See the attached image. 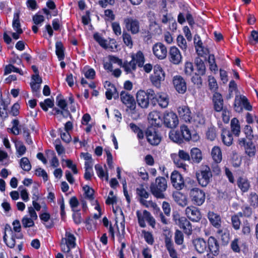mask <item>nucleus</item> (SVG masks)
Segmentation results:
<instances>
[{"mask_svg":"<svg viewBox=\"0 0 258 258\" xmlns=\"http://www.w3.org/2000/svg\"><path fill=\"white\" fill-rule=\"evenodd\" d=\"M183 232L179 229H176L174 232V243L172 240V233L169 229L164 230L163 237L164 245L171 258H178L176 245H181L184 243Z\"/></svg>","mask_w":258,"mask_h":258,"instance_id":"obj_1","label":"nucleus"},{"mask_svg":"<svg viewBox=\"0 0 258 258\" xmlns=\"http://www.w3.org/2000/svg\"><path fill=\"white\" fill-rule=\"evenodd\" d=\"M150 191L152 194L157 199L165 198L164 192L167 188V180L165 177L158 176L155 182L150 184Z\"/></svg>","mask_w":258,"mask_h":258,"instance_id":"obj_2","label":"nucleus"},{"mask_svg":"<svg viewBox=\"0 0 258 258\" xmlns=\"http://www.w3.org/2000/svg\"><path fill=\"white\" fill-rule=\"evenodd\" d=\"M195 64L196 72L191 77V81L198 88H201L203 84L202 76L206 74V68L204 61L200 57L195 58Z\"/></svg>","mask_w":258,"mask_h":258,"instance_id":"obj_3","label":"nucleus"},{"mask_svg":"<svg viewBox=\"0 0 258 258\" xmlns=\"http://www.w3.org/2000/svg\"><path fill=\"white\" fill-rule=\"evenodd\" d=\"M172 178L173 182H175V181L176 182L175 180H179L178 183H176L174 184V187L178 190H180L183 188H185L186 190L189 191H191L192 189L197 188L196 187L197 186L196 181L190 177H187L185 180H184V178L181 174L175 173L173 174Z\"/></svg>","mask_w":258,"mask_h":258,"instance_id":"obj_4","label":"nucleus"},{"mask_svg":"<svg viewBox=\"0 0 258 258\" xmlns=\"http://www.w3.org/2000/svg\"><path fill=\"white\" fill-rule=\"evenodd\" d=\"M199 184L202 187L207 186L212 180V173L210 167L205 164H202L196 173Z\"/></svg>","mask_w":258,"mask_h":258,"instance_id":"obj_5","label":"nucleus"},{"mask_svg":"<svg viewBox=\"0 0 258 258\" xmlns=\"http://www.w3.org/2000/svg\"><path fill=\"white\" fill-rule=\"evenodd\" d=\"M154 95V91L149 89L146 91L140 90L136 94V100L138 105L142 108H147L149 105L150 100L152 104V98Z\"/></svg>","mask_w":258,"mask_h":258,"instance_id":"obj_6","label":"nucleus"},{"mask_svg":"<svg viewBox=\"0 0 258 258\" xmlns=\"http://www.w3.org/2000/svg\"><path fill=\"white\" fill-rule=\"evenodd\" d=\"M165 73L160 64H156L153 67V74L150 77L152 84L159 88L161 87V82L165 80Z\"/></svg>","mask_w":258,"mask_h":258,"instance_id":"obj_7","label":"nucleus"},{"mask_svg":"<svg viewBox=\"0 0 258 258\" xmlns=\"http://www.w3.org/2000/svg\"><path fill=\"white\" fill-rule=\"evenodd\" d=\"M145 134L147 142L152 146H157L161 141L162 137L160 133L157 129L153 126L148 127Z\"/></svg>","mask_w":258,"mask_h":258,"instance_id":"obj_8","label":"nucleus"},{"mask_svg":"<svg viewBox=\"0 0 258 258\" xmlns=\"http://www.w3.org/2000/svg\"><path fill=\"white\" fill-rule=\"evenodd\" d=\"M177 115L172 111L166 110L163 114V125L166 127L173 128L178 124Z\"/></svg>","mask_w":258,"mask_h":258,"instance_id":"obj_9","label":"nucleus"},{"mask_svg":"<svg viewBox=\"0 0 258 258\" xmlns=\"http://www.w3.org/2000/svg\"><path fill=\"white\" fill-rule=\"evenodd\" d=\"M188 195L191 202L197 206H202L205 202L206 194L199 188L192 189L189 191Z\"/></svg>","mask_w":258,"mask_h":258,"instance_id":"obj_10","label":"nucleus"},{"mask_svg":"<svg viewBox=\"0 0 258 258\" xmlns=\"http://www.w3.org/2000/svg\"><path fill=\"white\" fill-rule=\"evenodd\" d=\"M139 226L142 228H145L146 226L145 220L152 227L154 228L156 224L155 219L152 216L151 213L146 210L143 212V214L140 211L136 212Z\"/></svg>","mask_w":258,"mask_h":258,"instance_id":"obj_11","label":"nucleus"},{"mask_svg":"<svg viewBox=\"0 0 258 258\" xmlns=\"http://www.w3.org/2000/svg\"><path fill=\"white\" fill-rule=\"evenodd\" d=\"M171 157L174 163L177 167L186 170L187 165L183 162L190 161V157L188 153L183 150H179L178 154H171Z\"/></svg>","mask_w":258,"mask_h":258,"instance_id":"obj_12","label":"nucleus"},{"mask_svg":"<svg viewBox=\"0 0 258 258\" xmlns=\"http://www.w3.org/2000/svg\"><path fill=\"white\" fill-rule=\"evenodd\" d=\"M243 108L247 111H251L252 107L246 96H240L239 98L235 99L234 109L236 112L240 113L242 112Z\"/></svg>","mask_w":258,"mask_h":258,"instance_id":"obj_13","label":"nucleus"},{"mask_svg":"<svg viewBox=\"0 0 258 258\" xmlns=\"http://www.w3.org/2000/svg\"><path fill=\"white\" fill-rule=\"evenodd\" d=\"M121 102L132 111H134L136 108V101L134 97L125 91H122L120 94Z\"/></svg>","mask_w":258,"mask_h":258,"instance_id":"obj_14","label":"nucleus"},{"mask_svg":"<svg viewBox=\"0 0 258 258\" xmlns=\"http://www.w3.org/2000/svg\"><path fill=\"white\" fill-rule=\"evenodd\" d=\"M123 24L126 29L131 32L133 35L137 34L139 32L140 25L138 19L132 17H128L124 19Z\"/></svg>","mask_w":258,"mask_h":258,"instance_id":"obj_15","label":"nucleus"},{"mask_svg":"<svg viewBox=\"0 0 258 258\" xmlns=\"http://www.w3.org/2000/svg\"><path fill=\"white\" fill-rule=\"evenodd\" d=\"M238 145L243 147L245 154L249 157H254L256 153V148L252 140L247 141L246 138H241L238 140Z\"/></svg>","mask_w":258,"mask_h":258,"instance_id":"obj_16","label":"nucleus"},{"mask_svg":"<svg viewBox=\"0 0 258 258\" xmlns=\"http://www.w3.org/2000/svg\"><path fill=\"white\" fill-rule=\"evenodd\" d=\"M162 108H166L169 104V98L168 95L164 93H160L154 95L152 98V105L155 106L157 104Z\"/></svg>","mask_w":258,"mask_h":258,"instance_id":"obj_17","label":"nucleus"},{"mask_svg":"<svg viewBox=\"0 0 258 258\" xmlns=\"http://www.w3.org/2000/svg\"><path fill=\"white\" fill-rule=\"evenodd\" d=\"M172 84L175 90L181 94H184L187 90L186 82L180 75H175L172 78Z\"/></svg>","mask_w":258,"mask_h":258,"instance_id":"obj_18","label":"nucleus"},{"mask_svg":"<svg viewBox=\"0 0 258 258\" xmlns=\"http://www.w3.org/2000/svg\"><path fill=\"white\" fill-rule=\"evenodd\" d=\"M148 119L153 127H160L163 125V114L160 111L153 110L148 115Z\"/></svg>","mask_w":258,"mask_h":258,"instance_id":"obj_19","label":"nucleus"},{"mask_svg":"<svg viewBox=\"0 0 258 258\" xmlns=\"http://www.w3.org/2000/svg\"><path fill=\"white\" fill-rule=\"evenodd\" d=\"M220 243L218 239L213 236H210L207 240L208 251L213 255L217 256L220 252Z\"/></svg>","mask_w":258,"mask_h":258,"instance_id":"obj_20","label":"nucleus"},{"mask_svg":"<svg viewBox=\"0 0 258 258\" xmlns=\"http://www.w3.org/2000/svg\"><path fill=\"white\" fill-rule=\"evenodd\" d=\"M182 56L179 49L176 46L170 47L168 53V59L173 64L178 65L182 61Z\"/></svg>","mask_w":258,"mask_h":258,"instance_id":"obj_21","label":"nucleus"},{"mask_svg":"<svg viewBox=\"0 0 258 258\" xmlns=\"http://www.w3.org/2000/svg\"><path fill=\"white\" fill-rule=\"evenodd\" d=\"M187 217L192 222H199L202 218V214L199 209L194 206H188L185 209Z\"/></svg>","mask_w":258,"mask_h":258,"instance_id":"obj_22","label":"nucleus"},{"mask_svg":"<svg viewBox=\"0 0 258 258\" xmlns=\"http://www.w3.org/2000/svg\"><path fill=\"white\" fill-rule=\"evenodd\" d=\"M65 236L66 237L64 238H63L62 239V241H63V240H65V243L67 246V250H66V246L64 244H63V246H61V248L62 250L64 252L69 253L71 249L74 248L76 247V238L74 235L70 232H66Z\"/></svg>","mask_w":258,"mask_h":258,"instance_id":"obj_23","label":"nucleus"},{"mask_svg":"<svg viewBox=\"0 0 258 258\" xmlns=\"http://www.w3.org/2000/svg\"><path fill=\"white\" fill-rule=\"evenodd\" d=\"M154 55L159 59H163L166 58L167 54V48L161 42H157L152 47Z\"/></svg>","mask_w":258,"mask_h":258,"instance_id":"obj_24","label":"nucleus"},{"mask_svg":"<svg viewBox=\"0 0 258 258\" xmlns=\"http://www.w3.org/2000/svg\"><path fill=\"white\" fill-rule=\"evenodd\" d=\"M13 126L12 128H11V132L15 135H18L20 132L21 130L23 131V136H29L30 132L28 127L26 126L25 124L19 125V121L17 119H14L12 121Z\"/></svg>","mask_w":258,"mask_h":258,"instance_id":"obj_25","label":"nucleus"},{"mask_svg":"<svg viewBox=\"0 0 258 258\" xmlns=\"http://www.w3.org/2000/svg\"><path fill=\"white\" fill-rule=\"evenodd\" d=\"M178 113L179 116L181 120L185 122H192V113L188 106L182 105L179 107L178 108Z\"/></svg>","mask_w":258,"mask_h":258,"instance_id":"obj_26","label":"nucleus"},{"mask_svg":"<svg viewBox=\"0 0 258 258\" xmlns=\"http://www.w3.org/2000/svg\"><path fill=\"white\" fill-rule=\"evenodd\" d=\"M192 244L195 250L199 253L202 254L208 251L207 241H206L203 238L197 237L194 239Z\"/></svg>","mask_w":258,"mask_h":258,"instance_id":"obj_27","label":"nucleus"},{"mask_svg":"<svg viewBox=\"0 0 258 258\" xmlns=\"http://www.w3.org/2000/svg\"><path fill=\"white\" fill-rule=\"evenodd\" d=\"M214 109L216 112H221L224 109V100L222 95L217 92L213 94L212 98Z\"/></svg>","mask_w":258,"mask_h":258,"instance_id":"obj_28","label":"nucleus"},{"mask_svg":"<svg viewBox=\"0 0 258 258\" xmlns=\"http://www.w3.org/2000/svg\"><path fill=\"white\" fill-rule=\"evenodd\" d=\"M177 225L178 227L182 229L183 232L189 236L192 234V225L190 222L184 217H182L181 219L178 222Z\"/></svg>","mask_w":258,"mask_h":258,"instance_id":"obj_29","label":"nucleus"},{"mask_svg":"<svg viewBox=\"0 0 258 258\" xmlns=\"http://www.w3.org/2000/svg\"><path fill=\"white\" fill-rule=\"evenodd\" d=\"M190 161L193 164H199L203 160L201 150L198 148H192L190 152Z\"/></svg>","mask_w":258,"mask_h":258,"instance_id":"obj_30","label":"nucleus"},{"mask_svg":"<svg viewBox=\"0 0 258 258\" xmlns=\"http://www.w3.org/2000/svg\"><path fill=\"white\" fill-rule=\"evenodd\" d=\"M208 218L212 225L217 229L221 227V218L219 215L214 212L209 211L208 213Z\"/></svg>","mask_w":258,"mask_h":258,"instance_id":"obj_31","label":"nucleus"},{"mask_svg":"<svg viewBox=\"0 0 258 258\" xmlns=\"http://www.w3.org/2000/svg\"><path fill=\"white\" fill-rule=\"evenodd\" d=\"M131 57L132 60L128 62L127 60H124L123 62L122 68L126 74L132 73V72L135 71L137 69L135 55L132 54Z\"/></svg>","mask_w":258,"mask_h":258,"instance_id":"obj_32","label":"nucleus"},{"mask_svg":"<svg viewBox=\"0 0 258 258\" xmlns=\"http://www.w3.org/2000/svg\"><path fill=\"white\" fill-rule=\"evenodd\" d=\"M221 139L223 143L227 146H230L233 143V138L232 134L229 130L226 128H222Z\"/></svg>","mask_w":258,"mask_h":258,"instance_id":"obj_33","label":"nucleus"},{"mask_svg":"<svg viewBox=\"0 0 258 258\" xmlns=\"http://www.w3.org/2000/svg\"><path fill=\"white\" fill-rule=\"evenodd\" d=\"M237 184L243 192H247L250 188V182L247 178L240 176L237 180Z\"/></svg>","mask_w":258,"mask_h":258,"instance_id":"obj_34","label":"nucleus"},{"mask_svg":"<svg viewBox=\"0 0 258 258\" xmlns=\"http://www.w3.org/2000/svg\"><path fill=\"white\" fill-rule=\"evenodd\" d=\"M175 202L181 207H185L187 205V200L186 196L179 191H176L173 194Z\"/></svg>","mask_w":258,"mask_h":258,"instance_id":"obj_35","label":"nucleus"},{"mask_svg":"<svg viewBox=\"0 0 258 258\" xmlns=\"http://www.w3.org/2000/svg\"><path fill=\"white\" fill-rule=\"evenodd\" d=\"M211 156L214 162L220 163L222 160V154L221 148L217 146L213 147L211 150Z\"/></svg>","mask_w":258,"mask_h":258,"instance_id":"obj_36","label":"nucleus"},{"mask_svg":"<svg viewBox=\"0 0 258 258\" xmlns=\"http://www.w3.org/2000/svg\"><path fill=\"white\" fill-rule=\"evenodd\" d=\"M39 218L41 221L44 222H48L45 224L46 229H51L54 226L53 219H50V215L49 213L44 212L39 214Z\"/></svg>","mask_w":258,"mask_h":258,"instance_id":"obj_37","label":"nucleus"},{"mask_svg":"<svg viewBox=\"0 0 258 258\" xmlns=\"http://www.w3.org/2000/svg\"><path fill=\"white\" fill-rule=\"evenodd\" d=\"M182 133L180 129L177 131H171L169 133V136L170 139L174 142L178 144H181L184 143L183 138H182Z\"/></svg>","mask_w":258,"mask_h":258,"instance_id":"obj_38","label":"nucleus"},{"mask_svg":"<svg viewBox=\"0 0 258 258\" xmlns=\"http://www.w3.org/2000/svg\"><path fill=\"white\" fill-rule=\"evenodd\" d=\"M61 96V94H59V95H57L56 96V105L58 106L59 108L61 109L62 111H63L65 112L66 117L70 116L72 117V115L70 113L69 110H68V108L67 107V103L65 99H59V97Z\"/></svg>","mask_w":258,"mask_h":258,"instance_id":"obj_39","label":"nucleus"},{"mask_svg":"<svg viewBox=\"0 0 258 258\" xmlns=\"http://www.w3.org/2000/svg\"><path fill=\"white\" fill-rule=\"evenodd\" d=\"M205 122L206 118L202 111L197 112L192 116V122L197 125H203Z\"/></svg>","mask_w":258,"mask_h":258,"instance_id":"obj_40","label":"nucleus"},{"mask_svg":"<svg viewBox=\"0 0 258 258\" xmlns=\"http://www.w3.org/2000/svg\"><path fill=\"white\" fill-rule=\"evenodd\" d=\"M64 47L61 41L55 43V53L59 60H62L64 58Z\"/></svg>","mask_w":258,"mask_h":258,"instance_id":"obj_41","label":"nucleus"},{"mask_svg":"<svg viewBox=\"0 0 258 258\" xmlns=\"http://www.w3.org/2000/svg\"><path fill=\"white\" fill-rule=\"evenodd\" d=\"M230 125L231 129L230 132L236 137H238L240 133V126L239 120L236 118H232L231 120Z\"/></svg>","mask_w":258,"mask_h":258,"instance_id":"obj_42","label":"nucleus"},{"mask_svg":"<svg viewBox=\"0 0 258 258\" xmlns=\"http://www.w3.org/2000/svg\"><path fill=\"white\" fill-rule=\"evenodd\" d=\"M136 192L138 196L140 198V202L145 205L146 202L144 199H148L149 196V192L144 188L143 185H141L139 188H137Z\"/></svg>","mask_w":258,"mask_h":258,"instance_id":"obj_43","label":"nucleus"},{"mask_svg":"<svg viewBox=\"0 0 258 258\" xmlns=\"http://www.w3.org/2000/svg\"><path fill=\"white\" fill-rule=\"evenodd\" d=\"M180 128L182 133L181 137L183 138V141H189L191 139V134L188 126L183 124L180 126Z\"/></svg>","mask_w":258,"mask_h":258,"instance_id":"obj_44","label":"nucleus"},{"mask_svg":"<svg viewBox=\"0 0 258 258\" xmlns=\"http://www.w3.org/2000/svg\"><path fill=\"white\" fill-rule=\"evenodd\" d=\"M248 202L250 206L254 209L258 207V195L254 192H251L248 196Z\"/></svg>","mask_w":258,"mask_h":258,"instance_id":"obj_45","label":"nucleus"},{"mask_svg":"<svg viewBox=\"0 0 258 258\" xmlns=\"http://www.w3.org/2000/svg\"><path fill=\"white\" fill-rule=\"evenodd\" d=\"M208 61L209 63L210 70L212 72H214L216 73L218 71V66L216 63L214 55L212 54H209Z\"/></svg>","mask_w":258,"mask_h":258,"instance_id":"obj_46","label":"nucleus"},{"mask_svg":"<svg viewBox=\"0 0 258 258\" xmlns=\"http://www.w3.org/2000/svg\"><path fill=\"white\" fill-rule=\"evenodd\" d=\"M135 56V62L138 65L139 68L143 67L144 62H145V56L142 51L139 50L138 51Z\"/></svg>","mask_w":258,"mask_h":258,"instance_id":"obj_47","label":"nucleus"},{"mask_svg":"<svg viewBox=\"0 0 258 258\" xmlns=\"http://www.w3.org/2000/svg\"><path fill=\"white\" fill-rule=\"evenodd\" d=\"M240 243V239L238 237L235 238L231 241L230 244V248L234 252L240 253L241 252Z\"/></svg>","mask_w":258,"mask_h":258,"instance_id":"obj_48","label":"nucleus"},{"mask_svg":"<svg viewBox=\"0 0 258 258\" xmlns=\"http://www.w3.org/2000/svg\"><path fill=\"white\" fill-rule=\"evenodd\" d=\"M20 165L26 171H29L31 169L30 162L27 157H23L20 159Z\"/></svg>","mask_w":258,"mask_h":258,"instance_id":"obj_49","label":"nucleus"},{"mask_svg":"<svg viewBox=\"0 0 258 258\" xmlns=\"http://www.w3.org/2000/svg\"><path fill=\"white\" fill-rule=\"evenodd\" d=\"M85 191V195L86 199L90 201H93L94 199V190L89 185H86L83 187Z\"/></svg>","mask_w":258,"mask_h":258,"instance_id":"obj_50","label":"nucleus"},{"mask_svg":"<svg viewBox=\"0 0 258 258\" xmlns=\"http://www.w3.org/2000/svg\"><path fill=\"white\" fill-rule=\"evenodd\" d=\"M41 108L44 111H47L48 108H52L54 106V101L50 98L45 99L44 102H40Z\"/></svg>","mask_w":258,"mask_h":258,"instance_id":"obj_51","label":"nucleus"},{"mask_svg":"<svg viewBox=\"0 0 258 258\" xmlns=\"http://www.w3.org/2000/svg\"><path fill=\"white\" fill-rule=\"evenodd\" d=\"M8 105L3 99L0 100V118H6L8 116L7 113Z\"/></svg>","mask_w":258,"mask_h":258,"instance_id":"obj_52","label":"nucleus"},{"mask_svg":"<svg viewBox=\"0 0 258 258\" xmlns=\"http://www.w3.org/2000/svg\"><path fill=\"white\" fill-rule=\"evenodd\" d=\"M95 169L98 176L100 178L103 179L104 177H105V180L107 181L108 180V174L107 173L105 174V173L101 165L98 164L95 165Z\"/></svg>","mask_w":258,"mask_h":258,"instance_id":"obj_53","label":"nucleus"},{"mask_svg":"<svg viewBox=\"0 0 258 258\" xmlns=\"http://www.w3.org/2000/svg\"><path fill=\"white\" fill-rule=\"evenodd\" d=\"M208 84L209 89L211 91H213L214 93L217 92L218 87L217 81L214 77L211 76H209Z\"/></svg>","mask_w":258,"mask_h":258,"instance_id":"obj_54","label":"nucleus"},{"mask_svg":"<svg viewBox=\"0 0 258 258\" xmlns=\"http://www.w3.org/2000/svg\"><path fill=\"white\" fill-rule=\"evenodd\" d=\"M73 212V213L72 214V218L74 222L76 225H80L83 221V219L82 217L81 213L80 212V210H75V211Z\"/></svg>","mask_w":258,"mask_h":258,"instance_id":"obj_55","label":"nucleus"},{"mask_svg":"<svg viewBox=\"0 0 258 258\" xmlns=\"http://www.w3.org/2000/svg\"><path fill=\"white\" fill-rule=\"evenodd\" d=\"M231 225L232 228L235 230L238 231L240 228V226L241 225V221L239 218L237 217V216H231Z\"/></svg>","mask_w":258,"mask_h":258,"instance_id":"obj_56","label":"nucleus"},{"mask_svg":"<svg viewBox=\"0 0 258 258\" xmlns=\"http://www.w3.org/2000/svg\"><path fill=\"white\" fill-rule=\"evenodd\" d=\"M241 233L243 235H246V236H248L250 234V233H251L250 224L248 221L247 220L244 221L243 222V224L242 225Z\"/></svg>","mask_w":258,"mask_h":258,"instance_id":"obj_57","label":"nucleus"},{"mask_svg":"<svg viewBox=\"0 0 258 258\" xmlns=\"http://www.w3.org/2000/svg\"><path fill=\"white\" fill-rule=\"evenodd\" d=\"M122 37L124 43L130 48L132 47L133 42L131 35L125 31H123Z\"/></svg>","mask_w":258,"mask_h":258,"instance_id":"obj_58","label":"nucleus"},{"mask_svg":"<svg viewBox=\"0 0 258 258\" xmlns=\"http://www.w3.org/2000/svg\"><path fill=\"white\" fill-rule=\"evenodd\" d=\"M243 132L245 135L247 141L252 140L254 136L251 126L249 125H246L243 128Z\"/></svg>","mask_w":258,"mask_h":258,"instance_id":"obj_59","label":"nucleus"},{"mask_svg":"<svg viewBox=\"0 0 258 258\" xmlns=\"http://www.w3.org/2000/svg\"><path fill=\"white\" fill-rule=\"evenodd\" d=\"M12 26L14 30L22 29L21 28V23L20 22V16L18 12L15 13L12 22Z\"/></svg>","mask_w":258,"mask_h":258,"instance_id":"obj_60","label":"nucleus"},{"mask_svg":"<svg viewBox=\"0 0 258 258\" xmlns=\"http://www.w3.org/2000/svg\"><path fill=\"white\" fill-rule=\"evenodd\" d=\"M142 232L144 235V238L146 242L150 245H153L154 242V239L151 232L146 231L145 230H142Z\"/></svg>","mask_w":258,"mask_h":258,"instance_id":"obj_61","label":"nucleus"},{"mask_svg":"<svg viewBox=\"0 0 258 258\" xmlns=\"http://www.w3.org/2000/svg\"><path fill=\"white\" fill-rule=\"evenodd\" d=\"M206 136L208 139L212 141H214L217 136L216 128L214 126L209 127L206 133Z\"/></svg>","mask_w":258,"mask_h":258,"instance_id":"obj_62","label":"nucleus"},{"mask_svg":"<svg viewBox=\"0 0 258 258\" xmlns=\"http://www.w3.org/2000/svg\"><path fill=\"white\" fill-rule=\"evenodd\" d=\"M94 39L97 41L99 45L103 48L106 49L107 45L106 44V41L103 39L98 33H96L93 35Z\"/></svg>","mask_w":258,"mask_h":258,"instance_id":"obj_63","label":"nucleus"},{"mask_svg":"<svg viewBox=\"0 0 258 258\" xmlns=\"http://www.w3.org/2000/svg\"><path fill=\"white\" fill-rule=\"evenodd\" d=\"M241 210L243 212V214L244 215V217L247 218H250L253 213L252 208L247 205H243L241 207Z\"/></svg>","mask_w":258,"mask_h":258,"instance_id":"obj_64","label":"nucleus"}]
</instances>
